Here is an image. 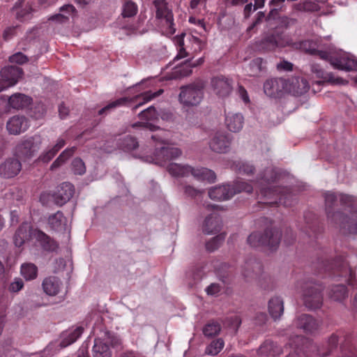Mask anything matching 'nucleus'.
<instances>
[{"label": "nucleus", "instance_id": "f257e3e1", "mask_svg": "<svg viewBox=\"0 0 357 357\" xmlns=\"http://www.w3.org/2000/svg\"><path fill=\"white\" fill-rule=\"evenodd\" d=\"M325 207L328 220L338 225L343 234H357V221L351 220L347 215L340 211L335 212L334 206L337 202V196L334 192H327L324 194Z\"/></svg>", "mask_w": 357, "mask_h": 357}, {"label": "nucleus", "instance_id": "f03ea898", "mask_svg": "<svg viewBox=\"0 0 357 357\" xmlns=\"http://www.w3.org/2000/svg\"><path fill=\"white\" fill-rule=\"evenodd\" d=\"M290 45V40L285 36L283 31L271 30L264 33L262 38L256 40L252 47L254 51L259 53H268L275 51L278 47Z\"/></svg>", "mask_w": 357, "mask_h": 357}, {"label": "nucleus", "instance_id": "7ed1b4c3", "mask_svg": "<svg viewBox=\"0 0 357 357\" xmlns=\"http://www.w3.org/2000/svg\"><path fill=\"white\" fill-rule=\"evenodd\" d=\"M282 239V232L277 227H268L261 232H253L248 238V243L253 248L266 247L269 250H276Z\"/></svg>", "mask_w": 357, "mask_h": 357}, {"label": "nucleus", "instance_id": "20e7f679", "mask_svg": "<svg viewBox=\"0 0 357 357\" xmlns=\"http://www.w3.org/2000/svg\"><path fill=\"white\" fill-rule=\"evenodd\" d=\"M260 196L259 199L262 202L269 206L280 204L284 206H291L296 199L289 189L280 187L262 188Z\"/></svg>", "mask_w": 357, "mask_h": 357}, {"label": "nucleus", "instance_id": "39448f33", "mask_svg": "<svg viewBox=\"0 0 357 357\" xmlns=\"http://www.w3.org/2000/svg\"><path fill=\"white\" fill-rule=\"evenodd\" d=\"M324 287L319 282H310L303 287L302 301L303 305L310 311H316L324 305Z\"/></svg>", "mask_w": 357, "mask_h": 357}, {"label": "nucleus", "instance_id": "423d86ee", "mask_svg": "<svg viewBox=\"0 0 357 357\" xmlns=\"http://www.w3.org/2000/svg\"><path fill=\"white\" fill-rule=\"evenodd\" d=\"M204 88L205 82L202 79H197L191 84L181 86L178 96L180 102L186 106L197 105L204 97Z\"/></svg>", "mask_w": 357, "mask_h": 357}, {"label": "nucleus", "instance_id": "0eeeda50", "mask_svg": "<svg viewBox=\"0 0 357 357\" xmlns=\"http://www.w3.org/2000/svg\"><path fill=\"white\" fill-rule=\"evenodd\" d=\"M325 271L331 272L334 278H342L344 282L351 286L356 284L354 273L344 256H339L327 264Z\"/></svg>", "mask_w": 357, "mask_h": 357}, {"label": "nucleus", "instance_id": "6e6552de", "mask_svg": "<svg viewBox=\"0 0 357 357\" xmlns=\"http://www.w3.org/2000/svg\"><path fill=\"white\" fill-rule=\"evenodd\" d=\"M41 144L42 139L40 136L23 138L16 145L15 155L22 160H29L37 154Z\"/></svg>", "mask_w": 357, "mask_h": 357}, {"label": "nucleus", "instance_id": "1a4fd4ad", "mask_svg": "<svg viewBox=\"0 0 357 357\" xmlns=\"http://www.w3.org/2000/svg\"><path fill=\"white\" fill-rule=\"evenodd\" d=\"M291 344H294L296 349L304 348L302 350L304 353L309 351L319 357H326L332 354L326 342L321 344H317L308 341L302 335L294 337L291 340Z\"/></svg>", "mask_w": 357, "mask_h": 357}, {"label": "nucleus", "instance_id": "9d476101", "mask_svg": "<svg viewBox=\"0 0 357 357\" xmlns=\"http://www.w3.org/2000/svg\"><path fill=\"white\" fill-rule=\"evenodd\" d=\"M270 26L275 24L273 30L280 31L281 29H288L297 24V19L287 15H282L279 8H272L266 18Z\"/></svg>", "mask_w": 357, "mask_h": 357}, {"label": "nucleus", "instance_id": "9b49d317", "mask_svg": "<svg viewBox=\"0 0 357 357\" xmlns=\"http://www.w3.org/2000/svg\"><path fill=\"white\" fill-rule=\"evenodd\" d=\"M295 324L298 328L303 330L306 334L315 335L319 332L322 321L311 314H302L297 317Z\"/></svg>", "mask_w": 357, "mask_h": 357}, {"label": "nucleus", "instance_id": "f8f14e48", "mask_svg": "<svg viewBox=\"0 0 357 357\" xmlns=\"http://www.w3.org/2000/svg\"><path fill=\"white\" fill-rule=\"evenodd\" d=\"M264 91L271 98H280L287 91V79L282 77L267 79L264 84Z\"/></svg>", "mask_w": 357, "mask_h": 357}, {"label": "nucleus", "instance_id": "ddd939ff", "mask_svg": "<svg viewBox=\"0 0 357 357\" xmlns=\"http://www.w3.org/2000/svg\"><path fill=\"white\" fill-rule=\"evenodd\" d=\"M75 188L73 184L64 182L59 185L56 191L50 195L54 203L57 206H62L73 197Z\"/></svg>", "mask_w": 357, "mask_h": 357}, {"label": "nucleus", "instance_id": "4468645a", "mask_svg": "<svg viewBox=\"0 0 357 357\" xmlns=\"http://www.w3.org/2000/svg\"><path fill=\"white\" fill-rule=\"evenodd\" d=\"M182 154L181 149L172 146H162L160 149H156L154 155L155 158H150L151 160L146 161L154 162L156 164L162 165L163 162L175 159Z\"/></svg>", "mask_w": 357, "mask_h": 357}, {"label": "nucleus", "instance_id": "2eb2a0df", "mask_svg": "<svg viewBox=\"0 0 357 357\" xmlns=\"http://www.w3.org/2000/svg\"><path fill=\"white\" fill-rule=\"evenodd\" d=\"M22 69L17 66H9L3 68L1 70V76L3 81L6 82V84L4 86H1V83L0 82V91L3 88L15 85L19 79L22 77Z\"/></svg>", "mask_w": 357, "mask_h": 357}, {"label": "nucleus", "instance_id": "dca6fc26", "mask_svg": "<svg viewBox=\"0 0 357 357\" xmlns=\"http://www.w3.org/2000/svg\"><path fill=\"white\" fill-rule=\"evenodd\" d=\"M211 83L214 92L219 97H227L232 91V80L225 76L215 77Z\"/></svg>", "mask_w": 357, "mask_h": 357}, {"label": "nucleus", "instance_id": "f3484780", "mask_svg": "<svg viewBox=\"0 0 357 357\" xmlns=\"http://www.w3.org/2000/svg\"><path fill=\"white\" fill-rule=\"evenodd\" d=\"M310 86L307 81L303 77H292L287 79L286 92L294 96H301L307 92Z\"/></svg>", "mask_w": 357, "mask_h": 357}, {"label": "nucleus", "instance_id": "a211bd4d", "mask_svg": "<svg viewBox=\"0 0 357 357\" xmlns=\"http://www.w3.org/2000/svg\"><path fill=\"white\" fill-rule=\"evenodd\" d=\"M262 272L263 267L260 262L257 261H250L246 263L243 274L244 277L248 279H258L260 284L263 287L266 288V286L263 284L262 280H270V278L268 276H264L262 278Z\"/></svg>", "mask_w": 357, "mask_h": 357}, {"label": "nucleus", "instance_id": "6ab92c4d", "mask_svg": "<svg viewBox=\"0 0 357 357\" xmlns=\"http://www.w3.org/2000/svg\"><path fill=\"white\" fill-rule=\"evenodd\" d=\"M231 139L229 135L222 132H217L210 142V148L211 150L216 153H225L230 145Z\"/></svg>", "mask_w": 357, "mask_h": 357}, {"label": "nucleus", "instance_id": "aec40b11", "mask_svg": "<svg viewBox=\"0 0 357 357\" xmlns=\"http://www.w3.org/2000/svg\"><path fill=\"white\" fill-rule=\"evenodd\" d=\"M22 169L21 162L18 159L10 158L0 165V176L9 178L18 174Z\"/></svg>", "mask_w": 357, "mask_h": 357}, {"label": "nucleus", "instance_id": "412c9836", "mask_svg": "<svg viewBox=\"0 0 357 357\" xmlns=\"http://www.w3.org/2000/svg\"><path fill=\"white\" fill-rule=\"evenodd\" d=\"M234 195V190L231 185H223L211 188L208 190V196L211 199L223 201L231 198Z\"/></svg>", "mask_w": 357, "mask_h": 357}, {"label": "nucleus", "instance_id": "4be33fe9", "mask_svg": "<svg viewBox=\"0 0 357 357\" xmlns=\"http://www.w3.org/2000/svg\"><path fill=\"white\" fill-rule=\"evenodd\" d=\"M28 128L27 121L22 116L11 117L6 123V129L10 135H20Z\"/></svg>", "mask_w": 357, "mask_h": 357}, {"label": "nucleus", "instance_id": "5701e85b", "mask_svg": "<svg viewBox=\"0 0 357 357\" xmlns=\"http://www.w3.org/2000/svg\"><path fill=\"white\" fill-rule=\"evenodd\" d=\"M222 226V220L217 214H211L204 222L203 231L207 234L219 232Z\"/></svg>", "mask_w": 357, "mask_h": 357}, {"label": "nucleus", "instance_id": "b1692460", "mask_svg": "<svg viewBox=\"0 0 357 357\" xmlns=\"http://www.w3.org/2000/svg\"><path fill=\"white\" fill-rule=\"evenodd\" d=\"M311 71L315 74L317 78L321 79L323 82L332 84H343L344 83L342 78L335 77L333 73L325 72L318 64H312Z\"/></svg>", "mask_w": 357, "mask_h": 357}, {"label": "nucleus", "instance_id": "393cba45", "mask_svg": "<svg viewBox=\"0 0 357 357\" xmlns=\"http://www.w3.org/2000/svg\"><path fill=\"white\" fill-rule=\"evenodd\" d=\"M31 227L27 222H23L16 230L13 240L17 247H21L26 241H29Z\"/></svg>", "mask_w": 357, "mask_h": 357}, {"label": "nucleus", "instance_id": "a878e982", "mask_svg": "<svg viewBox=\"0 0 357 357\" xmlns=\"http://www.w3.org/2000/svg\"><path fill=\"white\" fill-rule=\"evenodd\" d=\"M47 223L51 229L60 232L65 231L67 219L61 211H58L49 216Z\"/></svg>", "mask_w": 357, "mask_h": 357}, {"label": "nucleus", "instance_id": "bb28decb", "mask_svg": "<svg viewBox=\"0 0 357 357\" xmlns=\"http://www.w3.org/2000/svg\"><path fill=\"white\" fill-rule=\"evenodd\" d=\"M328 296L336 302H342L348 296V291L343 284L331 285L328 288Z\"/></svg>", "mask_w": 357, "mask_h": 357}, {"label": "nucleus", "instance_id": "cd10ccee", "mask_svg": "<svg viewBox=\"0 0 357 357\" xmlns=\"http://www.w3.org/2000/svg\"><path fill=\"white\" fill-rule=\"evenodd\" d=\"M268 312L275 320L280 318L284 312L283 300L278 296L271 298L268 305Z\"/></svg>", "mask_w": 357, "mask_h": 357}, {"label": "nucleus", "instance_id": "c85d7f7f", "mask_svg": "<svg viewBox=\"0 0 357 357\" xmlns=\"http://www.w3.org/2000/svg\"><path fill=\"white\" fill-rule=\"evenodd\" d=\"M191 174L197 180L208 181L214 182L215 180V174L207 168H194L190 166V170H188V175Z\"/></svg>", "mask_w": 357, "mask_h": 357}, {"label": "nucleus", "instance_id": "c756f323", "mask_svg": "<svg viewBox=\"0 0 357 357\" xmlns=\"http://www.w3.org/2000/svg\"><path fill=\"white\" fill-rule=\"evenodd\" d=\"M289 46L296 50H303L310 55H314L317 49L319 47L317 42L313 40H305L295 43L290 41Z\"/></svg>", "mask_w": 357, "mask_h": 357}, {"label": "nucleus", "instance_id": "7c9ffc66", "mask_svg": "<svg viewBox=\"0 0 357 357\" xmlns=\"http://www.w3.org/2000/svg\"><path fill=\"white\" fill-rule=\"evenodd\" d=\"M259 351L261 355L275 357L282 354V349L275 342L266 340L260 347Z\"/></svg>", "mask_w": 357, "mask_h": 357}, {"label": "nucleus", "instance_id": "2f4dec72", "mask_svg": "<svg viewBox=\"0 0 357 357\" xmlns=\"http://www.w3.org/2000/svg\"><path fill=\"white\" fill-rule=\"evenodd\" d=\"M92 353L93 357H112L109 346L102 338L95 339Z\"/></svg>", "mask_w": 357, "mask_h": 357}, {"label": "nucleus", "instance_id": "473e14b6", "mask_svg": "<svg viewBox=\"0 0 357 357\" xmlns=\"http://www.w3.org/2000/svg\"><path fill=\"white\" fill-rule=\"evenodd\" d=\"M61 284V282L58 278L50 276L43 280V288L47 294L55 296L59 293Z\"/></svg>", "mask_w": 357, "mask_h": 357}, {"label": "nucleus", "instance_id": "72a5a7b5", "mask_svg": "<svg viewBox=\"0 0 357 357\" xmlns=\"http://www.w3.org/2000/svg\"><path fill=\"white\" fill-rule=\"evenodd\" d=\"M32 99L22 93H15L8 99V103L14 109H20L28 107L31 103Z\"/></svg>", "mask_w": 357, "mask_h": 357}, {"label": "nucleus", "instance_id": "f704fd0d", "mask_svg": "<svg viewBox=\"0 0 357 357\" xmlns=\"http://www.w3.org/2000/svg\"><path fill=\"white\" fill-rule=\"evenodd\" d=\"M225 123L230 131L238 132L243 128V116L241 114H229L226 116Z\"/></svg>", "mask_w": 357, "mask_h": 357}, {"label": "nucleus", "instance_id": "c9c22d12", "mask_svg": "<svg viewBox=\"0 0 357 357\" xmlns=\"http://www.w3.org/2000/svg\"><path fill=\"white\" fill-rule=\"evenodd\" d=\"M36 238L43 248L47 251H55L58 248L56 242L41 231H37Z\"/></svg>", "mask_w": 357, "mask_h": 357}, {"label": "nucleus", "instance_id": "e433bc0d", "mask_svg": "<svg viewBox=\"0 0 357 357\" xmlns=\"http://www.w3.org/2000/svg\"><path fill=\"white\" fill-rule=\"evenodd\" d=\"M83 331L84 328L82 326H78L73 331L66 334H63V339L59 344L60 347L65 348L75 342L82 335Z\"/></svg>", "mask_w": 357, "mask_h": 357}, {"label": "nucleus", "instance_id": "4c0bfd02", "mask_svg": "<svg viewBox=\"0 0 357 357\" xmlns=\"http://www.w3.org/2000/svg\"><path fill=\"white\" fill-rule=\"evenodd\" d=\"M118 146L125 151H131L139 146V143L136 137L127 135L119 139Z\"/></svg>", "mask_w": 357, "mask_h": 357}, {"label": "nucleus", "instance_id": "58836bf2", "mask_svg": "<svg viewBox=\"0 0 357 357\" xmlns=\"http://www.w3.org/2000/svg\"><path fill=\"white\" fill-rule=\"evenodd\" d=\"M25 0H18L12 8L15 13L16 18L20 20L24 19L29 14L31 13L32 9L29 5H26L23 8Z\"/></svg>", "mask_w": 357, "mask_h": 357}, {"label": "nucleus", "instance_id": "ea45409f", "mask_svg": "<svg viewBox=\"0 0 357 357\" xmlns=\"http://www.w3.org/2000/svg\"><path fill=\"white\" fill-rule=\"evenodd\" d=\"M167 169L168 172L174 176H188L190 166L173 162L170 163Z\"/></svg>", "mask_w": 357, "mask_h": 357}, {"label": "nucleus", "instance_id": "a19ab883", "mask_svg": "<svg viewBox=\"0 0 357 357\" xmlns=\"http://www.w3.org/2000/svg\"><path fill=\"white\" fill-rule=\"evenodd\" d=\"M138 8L136 3L132 0H122V13L123 17H132L137 13Z\"/></svg>", "mask_w": 357, "mask_h": 357}, {"label": "nucleus", "instance_id": "79ce46f5", "mask_svg": "<svg viewBox=\"0 0 357 357\" xmlns=\"http://www.w3.org/2000/svg\"><path fill=\"white\" fill-rule=\"evenodd\" d=\"M134 99L133 98H119L110 103H109L107 105L102 108L98 111V114L102 115L103 114H105L110 110L119 107L122 105H126L128 103L131 102Z\"/></svg>", "mask_w": 357, "mask_h": 357}, {"label": "nucleus", "instance_id": "37998d69", "mask_svg": "<svg viewBox=\"0 0 357 357\" xmlns=\"http://www.w3.org/2000/svg\"><path fill=\"white\" fill-rule=\"evenodd\" d=\"M37 273L38 268L33 264H24L21 266V274L26 280L35 279Z\"/></svg>", "mask_w": 357, "mask_h": 357}, {"label": "nucleus", "instance_id": "c03bdc74", "mask_svg": "<svg viewBox=\"0 0 357 357\" xmlns=\"http://www.w3.org/2000/svg\"><path fill=\"white\" fill-rule=\"evenodd\" d=\"M342 335L343 337L340 339V349L341 354L344 352L349 353V349H351L353 351L356 352L355 347L353 346V337L349 333H345L342 331Z\"/></svg>", "mask_w": 357, "mask_h": 357}, {"label": "nucleus", "instance_id": "a18cd8bd", "mask_svg": "<svg viewBox=\"0 0 357 357\" xmlns=\"http://www.w3.org/2000/svg\"><path fill=\"white\" fill-rule=\"evenodd\" d=\"M225 234L222 233L211 238L206 243V249L208 252H212L216 250L224 242Z\"/></svg>", "mask_w": 357, "mask_h": 357}, {"label": "nucleus", "instance_id": "49530a36", "mask_svg": "<svg viewBox=\"0 0 357 357\" xmlns=\"http://www.w3.org/2000/svg\"><path fill=\"white\" fill-rule=\"evenodd\" d=\"M221 330L220 324L215 321H209L204 328L203 333L206 337L217 335Z\"/></svg>", "mask_w": 357, "mask_h": 357}, {"label": "nucleus", "instance_id": "de8ad7c7", "mask_svg": "<svg viewBox=\"0 0 357 357\" xmlns=\"http://www.w3.org/2000/svg\"><path fill=\"white\" fill-rule=\"evenodd\" d=\"M343 337L342 331H336L332 333L326 340L327 346L331 349L332 353L337 348V346L340 345V339Z\"/></svg>", "mask_w": 357, "mask_h": 357}, {"label": "nucleus", "instance_id": "09e8293b", "mask_svg": "<svg viewBox=\"0 0 357 357\" xmlns=\"http://www.w3.org/2000/svg\"><path fill=\"white\" fill-rule=\"evenodd\" d=\"M102 340L107 342V345L109 344L114 349L117 350H121L123 349L121 340L109 332L105 333V337Z\"/></svg>", "mask_w": 357, "mask_h": 357}, {"label": "nucleus", "instance_id": "8fccbe9b", "mask_svg": "<svg viewBox=\"0 0 357 357\" xmlns=\"http://www.w3.org/2000/svg\"><path fill=\"white\" fill-rule=\"evenodd\" d=\"M224 347V341L219 338L211 342L206 347L205 353L208 355H217Z\"/></svg>", "mask_w": 357, "mask_h": 357}, {"label": "nucleus", "instance_id": "3c124183", "mask_svg": "<svg viewBox=\"0 0 357 357\" xmlns=\"http://www.w3.org/2000/svg\"><path fill=\"white\" fill-rule=\"evenodd\" d=\"M138 116L142 120L155 121L158 119V114L153 106H151L142 111Z\"/></svg>", "mask_w": 357, "mask_h": 357}, {"label": "nucleus", "instance_id": "603ef678", "mask_svg": "<svg viewBox=\"0 0 357 357\" xmlns=\"http://www.w3.org/2000/svg\"><path fill=\"white\" fill-rule=\"evenodd\" d=\"M262 59L256 58L249 64L248 73L250 76H257L261 71Z\"/></svg>", "mask_w": 357, "mask_h": 357}, {"label": "nucleus", "instance_id": "864d4df0", "mask_svg": "<svg viewBox=\"0 0 357 357\" xmlns=\"http://www.w3.org/2000/svg\"><path fill=\"white\" fill-rule=\"evenodd\" d=\"M267 15L262 11L258 12L254 22L248 27L246 30L247 34L249 35V37L251 36L252 32H257V26L260 24L264 20L266 21Z\"/></svg>", "mask_w": 357, "mask_h": 357}, {"label": "nucleus", "instance_id": "5fc2aeb1", "mask_svg": "<svg viewBox=\"0 0 357 357\" xmlns=\"http://www.w3.org/2000/svg\"><path fill=\"white\" fill-rule=\"evenodd\" d=\"M163 92L162 89L158 90L157 92L151 93V91H146L145 93H142L140 96H136L135 98H137L139 97H142L144 100L143 102L138 103L135 107H132V111L135 112V110L143 105L146 102L151 100V99L159 96Z\"/></svg>", "mask_w": 357, "mask_h": 357}, {"label": "nucleus", "instance_id": "6e6d98bb", "mask_svg": "<svg viewBox=\"0 0 357 357\" xmlns=\"http://www.w3.org/2000/svg\"><path fill=\"white\" fill-rule=\"evenodd\" d=\"M72 170L75 174L82 175L86 172V167L83 160L79 158H75L72 163Z\"/></svg>", "mask_w": 357, "mask_h": 357}, {"label": "nucleus", "instance_id": "4d7b16f0", "mask_svg": "<svg viewBox=\"0 0 357 357\" xmlns=\"http://www.w3.org/2000/svg\"><path fill=\"white\" fill-rule=\"evenodd\" d=\"M154 4L156 7V17L158 19L166 17L169 21L168 10L163 1H155Z\"/></svg>", "mask_w": 357, "mask_h": 357}, {"label": "nucleus", "instance_id": "13d9d810", "mask_svg": "<svg viewBox=\"0 0 357 357\" xmlns=\"http://www.w3.org/2000/svg\"><path fill=\"white\" fill-rule=\"evenodd\" d=\"M232 190H234V195L241 192L251 193L252 192V186L244 181H238L234 185H231Z\"/></svg>", "mask_w": 357, "mask_h": 357}, {"label": "nucleus", "instance_id": "bf43d9fd", "mask_svg": "<svg viewBox=\"0 0 357 357\" xmlns=\"http://www.w3.org/2000/svg\"><path fill=\"white\" fill-rule=\"evenodd\" d=\"M183 192L185 195L191 198H195L197 197L202 196L204 193V190L196 189L190 185H186L183 187Z\"/></svg>", "mask_w": 357, "mask_h": 357}, {"label": "nucleus", "instance_id": "052dcab7", "mask_svg": "<svg viewBox=\"0 0 357 357\" xmlns=\"http://www.w3.org/2000/svg\"><path fill=\"white\" fill-rule=\"evenodd\" d=\"M280 177V174L273 169H266L264 172L263 179L268 182H275Z\"/></svg>", "mask_w": 357, "mask_h": 357}, {"label": "nucleus", "instance_id": "680f3d73", "mask_svg": "<svg viewBox=\"0 0 357 357\" xmlns=\"http://www.w3.org/2000/svg\"><path fill=\"white\" fill-rule=\"evenodd\" d=\"M344 59L343 70L347 71L357 70V61L347 57L342 56Z\"/></svg>", "mask_w": 357, "mask_h": 357}, {"label": "nucleus", "instance_id": "e2e57ef3", "mask_svg": "<svg viewBox=\"0 0 357 357\" xmlns=\"http://www.w3.org/2000/svg\"><path fill=\"white\" fill-rule=\"evenodd\" d=\"M9 61L13 63L24 64L28 61V58L22 52H17L9 57Z\"/></svg>", "mask_w": 357, "mask_h": 357}, {"label": "nucleus", "instance_id": "0e129e2a", "mask_svg": "<svg viewBox=\"0 0 357 357\" xmlns=\"http://www.w3.org/2000/svg\"><path fill=\"white\" fill-rule=\"evenodd\" d=\"M24 287V282L21 278H15L13 282H12L9 287L8 290L13 293H17L20 291Z\"/></svg>", "mask_w": 357, "mask_h": 357}, {"label": "nucleus", "instance_id": "69168bd1", "mask_svg": "<svg viewBox=\"0 0 357 357\" xmlns=\"http://www.w3.org/2000/svg\"><path fill=\"white\" fill-rule=\"evenodd\" d=\"M340 202L341 204L346 207L352 208L354 204L356 202L355 197L347 195H340Z\"/></svg>", "mask_w": 357, "mask_h": 357}, {"label": "nucleus", "instance_id": "338daca9", "mask_svg": "<svg viewBox=\"0 0 357 357\" xmlns=\"http://www.w3.org/2000/svg\"><path fill=\"white\" fill-rule=\"evenodd\" d=\"M51 149H49L45 152H43L38 158L39 161H42L44 163L49 162L55 155L56 154Z\"/></svg>", "mask_w": 357, "mask_h": 357}, {"label": "nucleus", "instance_id": "774afa93", "mask_svg": "<svg viewBox=\"0 0 357 357\" xmlns=\"http://www.w3.org/2000/svg\"><path fill=\"white\" fill-rule=\"evenodd\" d=\"M255 167L248 163H243L239 166L238 170L240 173H243L248 175L254 174Z\"/></svg>", "mask_w": 357, "mask_h": 357}]
</instances>
